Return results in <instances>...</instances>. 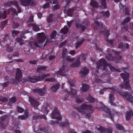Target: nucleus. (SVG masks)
<instances>
[{
  "label": "nucleus",
  "mask_w": 133,
  "mask_h": 133,
  "mask_svg": "<svg viewBox=\"0 0 133 133\" xmlns=\"http://www.w3.org/2000/svg\"><path fill=\"white\" fill-rule=\"evenodd\" d=\"M51 117L52 118L57 120L55 121L52 120L50 121V124L52 125L55 124H58L60 126L62 127H64L66 126L69 125V121L67 120L65 122H63L62 123L59 122V121H61L62 118L60 114L59 111L56 107L55 108L54 110L52 112L51 115Z\"/></svg>",
  "instance_id": "nucleus-1"
},
{
  "label": "nucleus",
  "mask_w": 133,
  "mask_h": 133,
  "mask_svg": "<svg viewBox=\"0 0 133 133\" xmlns=\"http://www.w3.org/2000/svg\"><path fill=\"white\" fill-rule=\"evenodd\" d=\"M97 68L99 69L101 67H103V68L102 69V71H106V66H108L112 71H117L120 72L119 70L116 69L110 64H107V61L104 58L100 59L97 62Z\"/></svg>",
  "instance_id": "nucleus-2"
},
{
  "label": "nucleus",
  "mask_w": 133,
  "mask_h": 133,
  "mask_svg": "<svg viewBox=\"0 0 133 133\" xmlns=\"http://www.w3.org/2000/svg\"><path fill=\"white\" fill-rule=\"evenodd\" d=\"M50 75L49 74H43L41 76H34L32 77H28L24 79L25 82L28 81L31 83H35L37 82L41 81L46 77Z\"/></svg>",
  "instance_id": "nucleus-3"
},
{
  "label": "nucleus",
  "mask_w": 133,
  "mask_h": 133,
  "mask_svg": "<svg viewBox=\"0 0 133 133\" xmlns=\"http://www.w3.org/2000/svg\"><path fill=\"white\" fill-rule=\"evenodd\" d=\"M106 51V53L108 55V56H106L105 58L107 60L109 61H112L116 63H121L123 61L122 59V57L120 56L118 57L119 59L118 61H116V58L113 56L112 54H113L114 51L113 49L110 48L107 49Z\"/></svg>",
  "instance_id": "nucleus-4"
},
{
  "label": "nucleus",
  "mask_w": 133,
  "mask_h": 133,
  "mask_svg": "<svg viewBox=\"0 0 133 133\" xmlns=\"http://www.w3.org/2000/svg\"><path fill=\"white\" fill-rule=\"evenodd\" d=\"M97 108L100 110L105 112L108 114L109 116L111 119L113 121H114V117L115 114H117L116 111L114 109H112L111 111L110 110V109L108 108L106 106H104L103 107H99Z\"/></svg>",
  "instance_id": "nucleus-5"
},
{
  "label": "nucleus",
  "mask_w": 133,
  "mask_h": 133,
  "mask_svg": "<svg viewBox=\"0 0 133 133\" xmlns=\"http://www.w3.org/2000/svg\"><path fill=\"white\" fill-rule=\"evenodd\" d=\"M120 75L123 80L124 85H121L120 87L122 89H130L131 87L129 84V80L128 78L129 74L127 73H121Z\"/></svg>",
  "instance_id": "nucleus-6"
},
{
  "label": "nucleus",
  "mask_w": 133,
  "mask_h": 133,
  "mask_svg": "<svg viewBox=\"0 0 133 133\" xmlns=\"http://www.w3.org/2000/svg\"><path fill=\"white\" fill-rule=\"evenodd\" d=\"M117 92L128 101L133 103V96L131 93L127 91H123L121 90L117 91Z\"/></svg>",
  "instance_id": "nucleus-7"
},
{
  "label": "nucleus",
  "mask_w": 133,
  "mask_h": 133,
  "mask_svg": "<svg viewBox=\"0 0 133 133\" xmlns=\"http://www.w3.org/2000/svg\"><path fill=\"white\" fill-rule=\"evenodd\" d=\"M101 5L100 6L98 3L96 2V1H91L90 3V5L92 7V10H94V8H97L99 6L101 7L102 8L105 9L107 8L106 3V1H101Z\"/></svg>",
  "instance_id": "nucleus-8"
},
{
  "label": "nucleus",
  "mask_w": 133,
  "mask_h": 133,
  "mask_svg": "<svg viewBox=\"0 0 133 133\" xmlns=\"http://www.w3.org/2000/svg\"><path fill=\"white\" fill-rule=\"evenodd\" d=\"M90 24L88 20L83 21L82 24L77 23L76 24V27L77 29L81 28V31H83L85 29L87 28L88 25Z\"/></svg>",
  "instance_id": "nucleus-9"
},
{
  "label": "nucleus",
  "mask_w": 133,
  "mask_h": 133,
  "mask_svg": "<svg viewBox=\"0 0 133 133\" xmlns=\"http://www.w3.org/2000/svg\"><path fill=\"white\" fill-rule=\"evenodd\" d=\"M98 32L100 35L104 34L106 38V41L110 44L111 46L113 45V40L109 39L108 38L109 36L110 35L109 30L106 29L105 30L103 31H101L100 30H98Z\"/></svg>",
  "instance_id": "nucleus-10"
},
{
  "label": "nucleus",
  "mask_w": 133,
  "mask_h": 133,
  "mask_svg": "<svg viewBox=\"0 0 133 133\" xmlns=\"http://www.w3.org/2000/svg\"><path fill=\"white\" fill-rule=\"evenodd\" d=\"M79 108L82 110H89V112L90 114H91L93 112L94 109H92V107L91 105H87L83 103Z\"/></svg>",
  "instance_id": "nucleus-11"
},
{
  "label": "nucleus",
  "mask_w": 133,
  "mask_h": 133,
  "mask_svg": "<svg viewBox=\"0 0 133 133\" xmlns=\"http://www.w3.org/2000/svg\"><path fill=\"white\" fill-rule=\"evenodd\" d=\"M29 101L30 105L34 107H37L39 105V102L32 97H29Z\"/></svg>",
  "instance_id": "nucleus-12"
},
{
  "label": "nucleus",
  "mask_w": 133,
  "mask_h": 133,
  "mask_svg": "<svg viewBox=\"0 0 133 133\" xmlns=\"http://www.w3.org/2000/svg\"><path fill=\"white\" fill-rule=\"evenodd\" d=\"M38 38L37 39V42L39 43H43L45 41L46 37L43 32L38 33Z\"/></svg>",
  "instance_id": "nucleus-13"
},
{
  "label": "nucleus",
  "mask_w": 133,
  "mask_h": 133,
  "mask_svg": "<svg viewBox=\"0 0 133 133\" xmlns=\"http://www.w3.org/2000/svg\"><path fill=\"white\" fill-rule=\"evenodd\" d=\"M130 45L128 43H124L122 42H121L118 44V48L121 49L123 50H125L128 49Z\"/></svg>",
  "instance_id": "nucleus-14"
},
{
  "label": "nucleus",
  "mask_w": 133,
  "mask_h": 133,
  "mask_svg": "<svg viewBox=\"0 0 133 133\" xmlns=\"http://www.w3.org/2000/svg\"><path fill=\"white\" fill-rule=\"evenodd\" d=\"M70 84L71 92L70 93V92H68V93L70 94L72 97H74L76 95L77 92V91L76 90L72 88L73 87H75V84L74 83H72L70 82Z\"/></svg>",
  "instance_id": "nucleus-15"
},
{
  "label": "nucleus",
  "mask_w": 133,
  "mask_h": 133,
  "mask_svg": "<svg viewBox=\"0 0 133 133\" xmlns=\"http://www.w3.org/2000/svg\"><path fill=\"white\" fill-rule=\"evenodd\" d=\"M22 76V71L19 68L16 69V74L15 79L17 81L19 82Z\"/></svg>",
  "instance_id": "nucleus-16"
},
{
  "label": "nucleus",
  "mask_w": 133,
  "mask_h": 133,
  "mask_svg": "<svg viewBox=\"0 0 133 133\" xmlns=\"http://www.w3.org/2000/svg\"><path fill=\"white\" fill-rule=\"evenodd\" d=\"M22 5L25 6H28L30 5L33 6L35 4L34 1H20Z\"/></svg>",
  "instance_id": "nucleus-17"
},
{
  "label": "nucleus",
  "mask_w": 133,
  "mask_h": 133,
  "mask_svg": "<svg viewBox=\"0 0 133 133\" xmlns=\"http://www.w3.org/2000/svg\"><path fill=\"white\" fill-rule=\"evenodd\" d=\"M44 91V89L37 88L33 90L32 92L34 93H37L40 96H43L45 95Z\"/></svg>",
  "instance_id": "nucleus-18"
},
{
  "label": "nucleus",
  "mask_w": 133,
  "mask_h": 133,
  "mask_svg": "<svg viewBox=\"0 0 133 133\" xmlns=\"http://www.w3.org/2000/svg\"><path fill=\"white\" fill-rule=\"evenodd\" d=\"M85 40V39L83 37H81L78 39L77 41L75 48L77 49L83 43Z\"/></svg>",
  "instance_id": "nucleus-19"
},
{
  "label": "nucleus",
  "mask_w": 133,
  "mask_h": 133,
  "mask_svg": "<svg viewBox=\"0 0 133 133\" xmlns=\"http://www.w3.org/2000/svg\"><path fill=\"white\" fill-rule=\"evenodd\" d=\"M65 66L63 64V65L59 71L57 72V74L60 76H63L65 74Z\"/></svg>",
  "instance_id": "nucleus-20"
},
{
  "label": "nucleus",
  "mask_w": 133,
  "mask_h": 133,
  "mask_svg": "<svg viewBox=\"0 0 133 133\" xmlns=\"http://www.w3.org/2000/svg\"><path fill=\"white\" fill-rule=\"evenodd\" d=\"M81 64V62L79 60V58H78L77 60L75 62L72 63L70 65L72 68H77L79 67Z\"/></svg>",
  "instance_id": "nucleus-21"
},
{
  "label": "nucleus",
  "mask_w": 133,
  "mask_h": 133,
  "mask_svg": "<svg viewBox=\"0 0 133 133\" xmlns=\"http://www.w3.org/2000/svg\"><path fill=\"white\" fill-rule=\"evenodd\" d=\"M6 115L1 117L0 118V123L1 127L3 128H5L6 126L4 124V121L7 118Z\"/></svg>",
  "instance_id": "nucleus-22"
},
{
  "label": "nucleus",
  "mask_w": 133,
  "mask_h": 133,
  "mask_svg": "<svg viewBox=\"0 0 133 133\" xmlns=\"http://www.w3.org/2000/svg\"><path fill=\"white\" fill-rule=\"evenodd\" d=\"M109 96L110 102L111 105L114 106H116L115 104L113 102V101L115 99L114 95L113 94H109Z\"/></svg>",
  "instance_id": "nucleus-23"
},
{
  "label": "nucleus",
  "mask_w": 133,
  "mask_h": 133,
  "mask_svg": "<svg viewBox=\"0 0 133 133\" xmlns=\"http://www.w3.org/2000/svg\"><path fill=\"white\" fill-rule=\"evenodd\" d=\"M89 88V86L87 84H83L81 89V92H84L87 91Z\"/></svg>",
  "instance_id": "nucleus-24"
},
{
  "label": "nucleus",
  "mask_w": 133,
  "mask_h": 133,
  "mask_svg": "<svg viewBox=\"0 0 133 133\" xmlns=\"http://www.w3.org/2000/svg\"><path fill=\"white\" fill-rule=\"evenodd\" d=\"M60 85L59 84H54L53 85L51 88V90L53 92H55L58 90L59 88Z\"/></svg>",
  "instance_id": "nucleus-25"
},
{
  "label": "nucleus",
  "mask_w": 133,
  "mask_h": 133,
  "mask_svg": "<svg viewBox=\"0 0 133 133\" xmlns=\"http://www.w3.org/2000/svg\"><path fill=\"white\" fill-rule=\"evenodd\" d=\"M89 72V69L87 68L86 67H84L82 68L80 72V73L82 74V75H83L85 76L86 74H88Z\"/></svg>",
  "instance_id": "nucleus-26"
},
{
  "label": "nucleus",
  "mask_w": 133,
  "mask_h": 133,
  "mask_svg": "<svg viewBox=\"0 0 133 133\" xmlns=\"http://www.w3.org/2000/svg\"><path fill=\"white\" fill-rule=\"evenodd\" d=\"M95 23L98 26L97 28L98 30L99 29L101 30L103 29V24L102 22H99L98 21H96Z\"/></svg>",
  "instance_id": "nucleus-27"
},
{
  "label": "nucleus",
  "mask_w": 133,
  "mask_h": 133,
  "mask_svg": "<svg viewBox=\"0 0 133 133\" xmlns=\"http://www.w3.org/2000/svg\"><path fill=\"white\" fill-rule=\"evenodd\" d=\"M130 111H128L127 112L126 119V120H129L130 118L131 114L133 115V113L132 109H129Z\"/></svg>",
  "instance_id": "nucleus-28"
},
{
  "label": "nucleus",
  "mask_w": 133,
  "mask_h": 133,
  "mask_svg": "<svg viewBox=\"0 0 133 133\" xmlns=\"http://www.w3.org/2000/svg\"><path fill=\"white\" fill-rule=\"evenodd\" d=\"M53 15L52 14H50L48 16L47 18V21L49 23H52L53 21Z\"/></svg>",
  "instance_id": "nucleus-29"
},
{
  "label": "nucleus",
  "mask_w": 133,
  "mask_h": 133,
  "mask_svg": "<svg viewBox=\"0 0 133 133\" xmlns=\"http://www.w3.org/2000/svg\"><path fill=\"white\" fill-rule=\"evenodd\" d=\"M88 99L89 102L91 103H94L97 102L98 101L97 99L94 98L89 95L88 97Z\"/></svg>",
  "instance_id": "nucleus-30"
},
{
  "label": "nucleus",
  "mask_w": 133,
  "mask_h": 133,
  "mask_svg": "<svg viewBox=\"0 0 133 133\" xmlns=\"http://www.w3.org/2000/svg\"><path fill=\"white\" fill-rule=\"evenodd\" d=\"M68 31V28L66 25H65L63 28H62L60 30V32L62 34H65Z\"/></svg>",
  "instance_id": "nucleus-31"
},
{
  "label": "nucleus",
  "mask_w": 133,
  "mask_h": 133,
  "mask_svg": "<svg viewBox=\"0 0 133 133\" xmlns=\"http://www.w3.org/2000/svg\"><path fill=\"white\" fill-rule=\"evenodd\" d=\"M7 16V12L6 11H4L3 12L0 11V19H5L6 18Z\"/></svg>",
  "instance_id": "nucleus-32"
},
{
  "label": "nucleus",
  "mask_w": 133,
  "mask_h": 133,
  "mask_svg": "<svg viewBox=\"0 0 133 133\" xmlns=\"http://www.w3.org/2000/svg\"><path fill=\"white\" fill-rule=\"evenodd\" d=\"M46 69V67L45 66H41L38 67L37 69V72H39L41 71H44Z\"/></svg>",
  "instance_id": "nucleus-33"
},
{
  "label": "nucleus",
  "mask_w": 133,
  "mask_h": 133,
  "mask_svg": "<svg viewBox=\"0 0 133 133\" xmlns=\"http://www.w3.org/2000/svg\"><path fill=\"white\" fill-rule=\"evenodd\" d=\"M15 2L14 3V5L16 6L18 13H20L21 12V10L19 6V4L16 1H14Z\"/></svg>",
  "instance_id": "nucleus-34"
},
{
  "label": "nucleus",
  "mask_w": 133,
  "mask_h": 133,
  "mask_svg": "<svg viewBox=\"0 0 133 133\" xmlns=\"http://www.w3.org/2000/svg\"><path fill=\"white\" fill-rule=\"evenodd\" d=\"M79 58V60L80 59L82 62H83L85 61L86 59V56L85 54H83L81 55L80 56L78 57Z\"/></svg>",
  "instance_id": "nucleus-35"
},
{
  "label": "nucleus",
  "mask_w": 133,
  "mask_h": 133,
  "mask_svg": "<svg viewBox=\"0 0 133 133\" xmlns=\"http://www.w3.org/2000/svg\"><path fill=\"white\" fill-rule=\"evenodd\" d=\"M102 14L103 16L105 17H109V11L107 10L106 12H100Z\"/></svg>",
  "instance_id": "nucleus-36"
},
{
  "label": "nucleus",
  "mask_w": 133,
  "mask_h": 133,
  "mask_svg": "<svg viewBox=\"0 0 133 133\" xmlns=\"http://www.w3.org/2000/svg\"><path fill=\"white\" fill-rule=\"evenodd\" d=\"M28 117V114L27 113H25V115L22 116H19L18 117V119H21V120L25 119Z\"/></svg>",
  "instance_id": "nucleus-37"
},
{
  "label": "nucleus",
  "mask_w": 133,
  "mask_h": 133,
  "mask_svg": "<svg viewBox=\"0 0 133 133\" xmlns=\"http://www.w3.org/2000/svg\"><path fill=\"white\" fill-rule=\"evenodd\" d=\"M67 52V50L66 48H65L63 50L62 53V58L64 59L65 58V56Z\"/></svg>",
  "instance_id": "nucleus-38"
},
{
  "label": "nucleus",
  "mask_w": 133,
  "mask_h": 133,
  "mask_svg": "<svg viewBox=\"0 0 133 133\" xmlns=\"http://www.w3.org/2000/svg\"><path fill=\"white\" fill-rule=\"evenodd\" d=\"M57 34V31L55 30L52 31L50 35V38L51 39H55Z\"/></svg>",
  "instance_id": "nucleus-39"
},
{
  "label": "nucleus",
  "mask_w": 133,
  "mask_h": 133,
  "mask_svg": "<svg viewBox=\"0 0 133 133\" xmlns=\"http://www.w3.org/2000/svg\"><path fill=\"white\" fill-rule=\"evenodd\" d=\"M16 41L17 42H19L21 45H22L24 44L23 39L21 37H17L16 38Z\"/></svg>",
  "instance_id": "nucleus-40"
},
{
  "label": "nucleus",
  "mask_w": 133,
  "mask_h": 133,
  "mask_svg": "<svg viewBox=\"0 0 133 133\" xmlns=\"http://www.w3.org/2000/svg\"><path fill=\"white\" fill-rule=\"evenodd\" d=\"M65 60L69 62H72L74 61V58H71L70 56H67L66 57Z\"/></svg>",
  "instance_id": "nucleus-41"
},
{
  "label": "nucleus",
  "mask_w": 133,
  "mask_h": 133,
  "mask_svg": "<svg viewBox=\"0 0 133 133\" xmlns=\"http://www.w3.org/2000/svg\"><path fill=\"white\" fill-rule=\"evenodd\" d=\"M116 128L119 130H124V128L123 125H121L117 124L116 125Z\"/></svg>",
  "instance_id": "nucleus-42"
},
{
  "label": "nucleus",
  "mask_w": 133,
  "mask_h": 133,
  "mask_svg": "<svg viewBox=\"0 0 133 133\" xmlns=\"http://www.w3.org/2000/svg\"><path fill=\"white\" fill-rule=\"evenodd\" d=\"M71 1H62V2L63 3H66V5L64 7L65 9L69 7V4Z\"/></svg>",
  "instance_id": "nucleus-43"
},
{
  "label": "nucleus",
  "mask_w": 133,
  "mask_h": 133,
  "mask_svg": "<svg viewBox=\"0 0 133 133\" xmlns=\"http://www.w3.org/2000/svg\"><path fill=\"white\" fill-rule=\"evenodd\" d=\"M46 3L43 6V7L44 9H46L49 7L50 3L51 2V1H47Z\"/></svg>",
  "instance_id": "nucleus-44"
},
{
  "label": "nucleus",
  "mask_w": 133,
  "mask_h": 133,
  "mask_svg": "<svg viewBox=\"0 0 133 133\" xmlns=\"http://www.w3.org/2000/svg\"><path fill=\"white\" fill-rule=\"evenodd\" d=\"M130 20V18L128 17H127L124 19L122 23V24L124 25L128 22H129Z\"/></svg>",
  "instance_id": "nucleus-45"
},
{
  "label": "nucleus",
  "mask_w": 133,
  "mask_h": 133,
  "mask_svg": "<svg viewBox=\"0 0 133 133\" xmlns=\"http://www.w3.org/2000/svg\"><path fill=\"white\" fill-rule=\"evenodd\" d=\"M19 25L18 23L13 22L12 23V28L14 29H15L18 28Z\"/></svg>",
  "instance_id": "nucleus-46"
},
{
  "label": "nucleus",
  "mask_w": 133,
  "mask_h": 133,
  "mask_svg": "<svg viewBox=\"0 0 133 133\" xmlns=\"http://www.w3.org/2000/svg\"><path fill=\"white\" fill-rule=\"evenodd\" d=\"M7 20H6L3 21L1 24V28L2 29H3L6 26L7 23Z\"/></svg>",
  "instance_id": "nucleus-47"
},
{
  "label": "nucleus",
  "mask_w": 133,
  "mask_h": 133,
  "mask_svg": "<svg viewBox=\"0 0 133 133\" xmlns=\"http://www.w3.org/2000/svg\"><path fill=\"white\" fill-rule=\"evenodd\" d=\"M16 101V97H13L11 98L10 100L9 104H12L15 103Z\"/></svg>",
  "instance_id": "nucleus-48"
},
{
  "label": "nucleus",
  "mask_w": 133,
  "mask_h": 133,
  "mask_svg": "<svg viewBox=\"0 0 133 133\" xmlns=\"http://www.w3.org/2000/svg\"><path fill=\"white\" fill-rule=\"evenodd\" d=\"M45 81L47 82H54L55 81V78H47L45 79Z\"/></svg>",
  "instance_id": "nucleus-49"
},
{
  "label": "nucleus",
  "mask_w": 133,
  "mask_h": 133,
  "mask_svg": "<svg viewBox=\"0 0 133 133\" xmlns=\"http://www.w3.org/2000/svg\"><path fill=\"white\" fill-rule=\"evenodd\" d=\"M32 28L33 30L35 31H37L40 30V29L38 26L35 24H34Z\"/></svg>",
  "instance_id": "nucleus-50"
},
{
  "label": "nucleus",
  "mask_w": 133,
  "mask_h": 133,
  "mask_svg": "<svg viewBox=\"0 0 133 133\" xmlns=\"http://www.w3.org/2000/svg\"><path fill=\"white\" fill-rule=\"evenodd\" d=\"M107 128H103L102 127H100L99 128H97V129L101 131V132H105Z\"/></svg>",
  "instance_id": "nucleus-51"
},
{
  "label": "nucleus",
  "mask_w": 133,
  "mask_h": 133,
  "mask_svg": "<svg viewBox=\"0 0 133 133\" xmlns=\"http://www.w3.org/2000/svg\"><path fill=\"white\" fill-rule=\"evenodd\" d=\"M75 108L78 110V112H80L82 114H85V112L81 110V109L79 108V107H77Z\"/></svg>",
  "instance_id": "nucleus-52"
},
{
  "label": "nucleus",
  "mask_w": 133,
  "mask_h": 133,
  "mask_svg": "<svg viewBox=\"0 0 133 133\" xmlns=\"http://www.w3.org/2000/svg\"><path fill=\"white\" fill-rule=\"evenodd\" d=\"M6 51L8 52H11L13 51V49L11 46H9L6 48Z\"/></svg>",
  "instance_id": "nucleus-53"
},
{
  "label": "nucleus",
  "mask_w": 133,
  "mask_h": 133,
  "mask_svg": "<svg viewBox=\"0 0 133 133\" xmlns=\"http://www.w3.org/2000/svg\"><path fill=\"white\" fill-rule=\"evenodd\" d=\"M60 7V6L59 4H56L54 6L53 9L54 10H56L59 9Z\"/></svg>",
  "instance_id": "nucleus-54"
},
{
  "label": "nucleus",
  "mask_w": 133,
  "mask_h": 133,
  "mask_svg": "<svg viewBox=\"0 0 133 133\" xmlns=\"http://www.w3.org/2000/svg\"><path fill=\"white\" fill-rule=\"evenodd\" d=\"M20 33H21V32L19 31L15 30H13L12 32V34L13 36H14Z\"/></svg>",
  "instance_id": "nucleus-55"
},
{
  "label": "nucleus",
  "mask_w": 133,
  "mask_h": 133,
  "mask_svg": "<svg viewBox=\"0 0 133 133\" xmlns=\"http://www.w3.org/2000/svg\"><path fill=\"white\" fill-rule=\"evenodd\" d=\"M39 114H37L34 115L33 117V120H35L39 118Z\"/></svg>",
  "instance_id": "nucleus-56"
},
{
  "label": "nucleus",
  "mask_w": 133,
  "mask_h": 133,
  "mask_svg": "<svg viewBox=\"0 0 133 133\" xmlns=\"http://www.w3.org/2000/svg\"><path fill=\"white\" fill-rule=\"evenodd\" d=\"M34 21V16H30L27 22V23H29L33 22Z\"/></svg>",
  "instance_id": "nucleus-57"
},
{
  "label": "nucleus",
  "mask_w": 133,
  "mask_h": 133,
  "mask_svg": "<svg viewBox=\"0 0 133 133\" xmlns=\"http://www.w3.org/2000/svg\"><path fill=\"white\" fill-rule=\"evenodd\" d=\"M11 11L13 15H15L16 14L17 15V13L16 11V10L15 8H11Z\"/></svg>",
  "instance_id": "nucleus-58"
},
{
  "label": "nucleus",
  "mask_w": 133,
  "mask_h": 133,
  "mask_svg": "<svg viewBox=\"0 0 133 133\" xmlns=\"http://www.w3.org/2000/svg\"><path fill=\"white\" fill-rule=\"evenodd\" d=\"M129 12L130 10L127 7H126L125 9V14L126 15H129Z\"/></svg>",
  "instance_id": "nucleus-59"
},
{
  "label": "nucleus",
  "mask_w": 133,
  "mask_h": 133,
  "mask_svg": "<svg viewBox=\"0 0 133 133\" xmlns=\"http://www.w3.org/2000/svg\"><path fill=\"white\" fill-rule=\"evenodd\" d=\"M39 118L41 119H47L45 115H41L39 114Z\"/></svg>",
  "instance_id": "nucleus-60"
},
{
  "label": "nucleus",
  "mask_w": 133,
  "mask_h": 133,
  "mask_svg": "<svg viewBox=\"0 0 133 133\" xmlns=\"http://www.w3.org/2000/svg\"><path fill=\"white\" fill-rule=\"evenodd\" d=\"M8 101V99L7 98L2 97L1 101L5 102H7Z\"/></svg>",
  "instance_id": "nucleus-61"
},
{
  "label": "nucleus",
  "mask_w": 133,
  "mask_h": 133,
  "mask_svg": "<svg viewBox=\"0 0 133 133\" xmlns=\"http://www.w3.org/2000/svg\"><path fill=\"white\" fill-rule=\"evenodd\" d=\"M75 8L69 9L68 10V12H70L71 14H72L73 12L75 10Z\"/></svg>",
  "instance_id": "nucleus-62"
},
{
  "label": "nucleus",
  "mask_w": 133,
  "mask_h": 133,
  "mask_svg": "<svg viewBox=\"0 0 133 133\" xmlns=\"http://www.w3.org/2000/svg\"><path fill=\"white\" fill-rule=\"evenodd\" d=\"M17 110L18 112L19 113H22L24 111V109L20 107H18Z\"/></svg>",
  "instance_id": "nucleus-63"
},
{
  "label": "nucleus",
  "mask_w": 133,
  "mask_h": 133,
  "mask_svg": "<svg viewBox=\"0 0 133 133\" xmlns=\"http://www.w3.org/2000/svg\"><path fill=\"white\" fill-rule=\"evenodd\" d=\"M105 132L107 133H112V129L111 128L107 129Z\"/></svg>",
  "instance_id": "nucleus-64"
}]
</instances>
